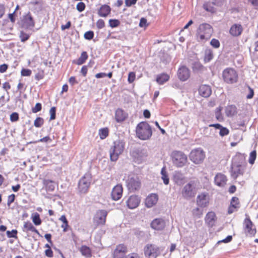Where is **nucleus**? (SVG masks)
<instances>
[{"label": "nucleus", "instance_id": "ddd939ff", "mask_svg": "<svg viewBox=\"0 0 258 258\" xmlns=\"http://www.w3.org/2000/svg\"><path fill=\"white\" fill-rule=\"evenodd\" d=\"M222 0H214L212 2H207L203 5V8L207 12L214 13L216 12V8L222 6Z\"/></svg>", "mask_w": 258, "mask_h": 258}, {"label": "nucleus", "instance_id": "aec40b11", "mask_svg": "<svg viewBox=\"0 0 258 258\" xmlns=\"http://www.w3.org/2000/svg\"><path fill=\"white\" fill-rule=\"evenodd\" d=\"M166 223L162 218H156L150 224L151 227L156 230H162L165 227Z\"/></svg>", "mask_w": 258, "mask_h": 258}, {"label": "nucleus", "instance_id": "0eeeda50", "mask_svg": "<svg viewBox=\"0 0 258 258\" xmlns=\"http://www.w3.org/2000/svg\"><path fill=\"white\" fill-rule=\"evenodd\" d=\"M126 186L130 192H135L141 187V182L139 177L134 176L128 177L126 181Z\"/></svg>", "mask_w": 258, "mask_h": 258}, {"label": "nucleus", "instance_id": "c756f323", "mask_svg": "<svg viewBox=\"0 0 258 258\" xmlns=\"http://www.w3.org/2000/svg\"><path fill=\"white\" fill-rule=\"evenodd\" d=\"M23 231L26 233L28 232L29 231H31L33 232H35V233L39 235H40L39 231L30 222H24L23 227Z\"/></svg>", "mask_w": 258, "mask_h": 258}, {"label": "nucleus", "instance_id": "338daca9", "mask_svg": "<svg viewBox=\"0 0 258 258\" xmlns=\"http://www.w3.org/2000/svg\"><path fill=\"white\" fill-rule=\"evenodd\" d=\"M138 0H125V6L127 7H131L132 5H135Z\"/></svg>", "mask_w": 258, "mask_h": 258}, {"label": "nucleus", "instance_id": "393cba45", "mask_svg": "<svg viewBox=\"0 0 258 258\" xmlns=\"http://www.w3.org/2000/svg\"><path fill=\"white\" fill-rule=\"evenodd\" d=\"M158 201V196L156 194H150L145 200V204L148 208L155 205Z\"/></svg>", "mask_w": 258, "mask_h": 258}, {"label": "nucleus", "instance_id": "39448f33", "mask_svg": "<svg viewBox=\"0 0 258 258\" xmlns=\"http://www.w3.org/2000/svg\"><path fill=\"white\" fill-rule=\"evenodd\" d=\"M213 29L212 27L207 23H204L200 25L197 38L200 41L207 40L212 35Z\"/></svg>", "mask_w": 258, "mask_h": 258}, {"label": "nucleus", "instance_id": "f704fd0d", "mask_svg": "<svg viewBox=\"0 0 258 258\" xmlns=\"http://www.w3.org/2000/svg\"><path fill=\"white\" fill-rule=\"evenodd\" d=\"M169 76L166 73L161 74L157 76L156 81L160 84L162 85L169 80Z\"/></svg>", "mask_w": 258, "mask_h": 258}, {"label": "nucleus", "instance_id": "e2e57ef3", "mask_svg": "<svg viewBox=\"0 0 258 258\" xmlns=\"http://www.w3.org/2000/svg\"><path fill=\"white\" fill-rule=\"evenodd\" d=\"M239 208H238L234 205H229L228 209V213L231 214L234 212L237 211Z\"/></svg>", "mask_w": 258, "mask_h": 258}, {"label": "nucleus", "instance_id": "bb28decb", "mask_svg": "<svg viewBox=\"0 0 258 258\" xmlns=\"http://www.w3.org/2000/svg\"><path fill=\"white\" fill-rule=\"evenodd\" d=\"M199 94L204 97H209L212 93V89L210 86L202 85L199 88Z\"/></svg>", "mask_w": 258, "mask_h": 258}, {"label": "nucleus", "instance_id": "2eb2a0df", "mask_svg": "<svg viewBox=\"0 0 258 258\" xmlns=\"http://www.w3.org/2000/svg\"><path fill=\"white\" fill-rule=\"evenodd\" d=\"M177 75L180 81H185L190 77V73L188 68L186 66H182L178 69Z\"/></svg>", "mask_w": 258, "mask_h": 258}, {"label": "nucleus", "instance_id": "603ef678", "mask_svg": "<svg viewBox=\"0 0 258 258\" xmlns=\"http://www.w3.org/2000/svg\"><path fill=\"white\" fill-rule=\"evenodd\" d=\"M32 74V71L28 69H22L21 72V75L22 76L28 77L30 76Z\"/></svg>", "mask_w": 258, "mask_h": 258}, {"label": "nucleus", "instance_id": "2f4dec72", "mask_svg": "<svg viewBox=\"0 0 258 258\" xmlns=\"http://www.w3.org/2000/svg\"><path fill=\"white\" fill-rule=\"evenodd\" d=\"M215 182L219 186H224L226 184V177L224 174H217L215 177Z\"/></svg>", "mask_w": 258, "mask_h": 258}, {"label": "nucleus", "instance_id": "473e14b6", "mask_svg": "<svg viewBox=\"0 0 258 258\" xmlns=\"http://www.w3.org/2000/svg\"><path fill=\"white\" fill-rule=\"evenodd\" d=\"M214 57L213 50L210 48H206L204 52V61L205 63L210 61Z\"/></svg>", "mask_w": 258, "mask_h": 258}, {"label": "nucleus", "instance_id": "79ce46f5", "mask_svg": "<svg viewBox=\"0 0 258 258\" xmlns=\"http://www.w3.org/2000/svg\"><path fill=\"white\" fill-rule=\"evenodd\" d=\"M109 26L111 28H115L120 24V21L117 19H110L109 20Z\"/></svg>", "mask_w": 258, "mask_h": 258}, {"label": "nucleus", "instance_id": "4d7b16f0", "mask_svg": "<svg viewBox=\"0 0 258 258\" xmlns=\"http://www.w3.org/2000/svg\"><path fill=\"white\" fill-rule=\"evenodd\" d=\"M49 113L50 114V120H54L56 117V107H52L50 109Z\"/></svg>", "mask_w": 258, "mask_h": 258}, {"label": "nucleus", "instance_id": "864d4df0", "mask_svg": "<svg viewBox=\"0 0 258 258\" xmlns=\"http://www.w3.org/2000/svg\"><path fill=\"white\" fill-rule=\"evenodd\" d=\"M96 27L98 29H101L103 28L105 26V22L103 20L100 19L96 22Z\"/></svg>", "mask_w": 258, "mask_h": 258}, {"label": "nucleus", "instance_id": "a878e982", "mask_svg": "<svg viewBox=\"0 0 258 258\" xmlns=\"http://www.w3.org/2000/svg\"><path fill=\"white\" fill-rule=\"evenodd\" d=\"M128 117V114L123 109L118 108L115 112V119L117 122L124 121Z\"/></svg>", "mask_w": 258, "mask_h": 258}, {"label": "nucleus", "instance_id": "09e8293b", "mask_svg": "<svg viewBox=\"0 0 258 258\" xmlns=\"http://www.w3.org/2000/svg\"><path fill=\"white\" fill-rule=\"evenodd\" d=\"M29 37H30V36L29 34L25 33L23 31H21L20 32V38L21 41L22 42H25L26 41H27V40L29 39Z\"/></svg>", "mask_w": 258, "mask_h": 258}, {"label": "nucleus", "instance_id": "5701e85b", "mask_svg": "<svg viewBox=\"0 0 258 258\" xmlns=\"http://www.w3.org/2000/svg\"><path fill=\"white\" fill-rule=\"evenodd\" d=\"M140 203V198L135 195L130 196L126 202V205L128 208L133 209L139 205Z\"/></svg>", "mask_w": 258, "mask_h": 258}, {"label": "nucleus", "instance_id": "bf43d9fd", "mask_svg": "<svg viewBox=\"0 0 258 258\" xmlns=\"http://www.w3.org/2000/svg\"><path fill=\"white\" fill-rule=\"evenodd\" d=\"M85 4L83 2H79L76 6V9L79 12H83L85 9Z\"/></svg>", "mask_w": 258, "mask_h": 258}, {"label": "nucleus", "instance_id": "f03ea898", "mask_svg": "<svg viewBox=\"0 0 258 258\" xmlns=\"http://www.w3.org/2000/svg\"><path fill=\"white\" fill-rule=\"evenodd\" d=\"M198 180H190L184 185L181 190L182 197L186 200L194 199L197 193Z\"/></svg>", "mask_w": 258, "mask_h": 258}, {"label": "nucleus", "instance_id": "f8f14e48", "mask_svg": "<svg viewBox=\"0 0 258 258\" xmlns=\"http://www.w3.org/2000/svg\"><path fill=\"white\" fill-rule=\"evenodd\" d=\"M127 247L124 244H119L116 245L112 253L113 258H124L127 252Z\"/></svg>", "mask_w": 258, "mask_h": 258}, {"label": "nucleus", "instance_id": "4c0bfd02", "mask_svg": "<svg viewBox=\"0 0 258 258\" xmlns=\"http://www.w3.org/2000/svg\"><path fill=\"white\" fill-rule=\"evenodd\" d=\"M100 139L104 140L109 135V129L108 127H103L99 129L98 133Z\"/></svg>", "mask_w": 258, "mask_h": 258}, {"label": "nucleus", "instance_id": "b1692460", "mask_svg": "<svg viewBox=\"0 0 258 258\" xmlns=\"http://www.w3.org/2000/svg\"><path fill=\"white\" fill-rule=\"evenodd\" d=\"M243 31V28L240 24H234L229 30L230 34L233 37L239 36Z\"/></svg>", "mask_w": 258, "mask_h": 258}, {"label": "nucleus", "instance_id": "4468645a", "mask_svg": "<svg viewBox=\"0 0 258 258\" xmlns=\"http://www.w3.org/2000/svg\"><path fill=\"white\" fill-rule=\"evenodd\" d=\"M204 220L208 227L212 228L216 225L217 217L215 212L210 211L206 214Z\"/></svg>", "mask_w": 258, "mask_h": 258}, {"label": "nucleus", "instance_id": "774afa93", "mask_svg": "<svg viewBox=\"0 0 258 258\" xmlns=\"http://www.w3.org/2000/svg\"><path fill=\"white\" fill-rule=\"evenodd\" d=\"M248 89L249 90V93L246 96V98L249 99H251L252 98H253V97L254 96V91H253V89H252L249 86H248Z\"/></svg>", "mask_w": 258, "mask_h": 258}, {"label": "nucleus", "instance_id": "69168bd1", "mask_svg": "<svg viewBox=\"0 0 258 258\" xmlns=\"http://www.w3.org/2000/svg\"><path fill=\"white\" fill-rule=\"evenodd\" d=\"M44 77V71H41L37 73L35 76V78L37 80H40L42 79Z\"/></svg>", "mask_w": 258, "mask_h": 258}, {"label": "nucleus", "instance_id": "423d86ee", "mask_svg": "<svg viewBox=\"0 0 258 258\" xmlns=\"http://www.w3.org/2000/svg\"><path fill=\"white\" fill-rule=\"evenodd\" d=\"M144 254L149 258H157L161 254L160 248L157 245L149 243L144 248Z\"/></svg>", "mask_w": 258, "mask_h": 258}, {"label": "nucleus", "instance_id": "37998d69", "mask_svg": "<svg viewBox=\"0 0 258 258\" xmlns=\"http://www.w3.org/2000/svg\"><path fill=\"white\" fill-rule=\"evenodd\" d=\"M192 69L194 72L200 71L204 69V66L201 63L196 62L193 64Z\"/></svg>", "mask_w": 258, "mask_h": 258}, {"label": "nucleus", "instance_id": "5fc2aeb1", "mask_svg": "<svg viewBox=\"0 0 258 258\" xmlns=\"http://www.w3.org/2000/svg\"><path fill=\"white\" fill-rule=\"evenodd\" d=\"M210 44L215 48H219L220 45L219 41L215 38H213L211 40Z\"/></svg>", "mask_w": 258, "mask_h": 258}, {"label": "nucleus", "instance_id": "8fccbe9b", "mask_svg": "<svg viewBox=\"0 0 258 258\" xmlns=\"http://www.w3.org/2000/svg\"><path fill=\"white\" fill-rule=\"evenodd\" d=\"M18 231L16 229L12 230L11 231H7V235L9 238H17Z\"/></svg>", "mask_w": 258, "mask_h": 258}, {"label": "nucleus", "instance_id": "de8ad7c7", "mask_svg": "<svg viewBox=\"0 0 258 258\" xmlns=\"http://www.w3.org/2000/svg\"><path fill=\"white\" fill-rule=\"evenodd\" d=\"M94 33L92 31H88L84 33V37L86 40H90L94 37Z\"/></svg>", "mask_w": 258, "mask_h": 258}, {"label": "nucleus", "instance_id": "9b49d317", "mask_svg": "<svg viewBox=\"0 0 258 258\" xmlns=\"http://www.w3.org/2000/svg\"><path fill=\"white\" fill-rule=\"evenodd\" d=\"M246 218L243 221V230L246 235L254 236L256 232L255 228H252L253 224L250 219L249 216L247 214H245Z\"/></svg>", "mask_w": 258, "mask_h": 258}, {"label": "nucleus", "instance_id": "7c9ffc66", "mask_svg": "<svg viewBox=\"0 0 258 258\" xmlns=\"http://www.w3.org/2000/svg\"><path fill=\"white\" fill-rule=\"evenodd\" d=\"M88 58V54L86 51L82 52L80 56L77 60H74L73 63L80 66L84 64Z\"/></svg>", "mask_w": 258, "mask_h": 258}, {"label": "nucleus", "instance_id": "9d476101", "mask_svg": "<svg viewBox=\"0 0 258 258\" xmlns=\"http://www.w3.org/2000/svg\"><path fill=\"white\" fill-rule=\"evenodd\" d=\"M91 181V177L89 175H85L80 179L78 185V189L80 193L85 194L88 191Z\"/></svg>", "mask_w": 258, "mask_h": 258}, {"label": "nucleus", "instance_id": "20e7f679", "mask_svg": "<svg viewBox=\"0 0 258 258\" xmlns=\"http://www.w3.org/2000/svg\"><path fill=\"white\" fill-rule=\"evenodd\" d=\"M170 157L173 164L178 168L183 167L187 162L186 155L180 151H173Z\"/></svg>", "mask_w": 258, "mask_h": 258}, {"label": "nucleus", "instance_id": "f3484780", "mask_svg": "<svg viewBox=\"0 0 258 258\" xmlns=\"http://www.w3.org/2000/svg\"><path fill=\"white\" fill-rule=\"evenodd\" d=\"M245 167L231 164L230 173L232 178L236 179L239 175H243Z\"/></svg>", "mask_w": 258, "mask_h": 258}, {"label": "nucleus", "instance_id": "0e129e2a", "mask_svg": "<svg viewBox=\"0 0 258 258\" xmlns=\"http://www.w3.org/2000/svg\"><path fill=\"white\" fill-rule=\"evenodd\" d=\"M124 258H141V256L137 252H132L127 254Z\"/></svg>", "mask_w": 258, "mask_h": 258}, {"label": "nucleus", "instance_id": "a19ab883", "mask_svg": "<svg viewBox=\"0 0 258 258\" xmlns=\"http://www.w3.org/2000/svg\"><path fill=\"white\" fill-rule=\"evenodd\" d=\"M44 123V119L41 117H37L34 121V125L36 127H40Z\"/></svg>", "mask_w": 258, "mask_h": 258}, {"label": "nucleus", "instance_id": "72a5a7b5", "mask_svg": "<svg viewBox=\"0 0 258 258\" xmlns=\"http://www.w3.org/2000/svg\"><path fill=\"white\" fill-rule=\"evenodd\" d=\"M79 250L83 256L86 257H91L92 256V251L89 247L86 245H82Z\"/></svg>", "mask_w": 258, "mask_h": 258}, {"label": "nucleus", "instance_id": "6e6d98bb", "mask_svg": "<svg viewBox=\"0 0 258 258\" xmlns=\"http://www.w3.org/2000/svg\"><path fill=\"white\" fill-rule=\"evenodd\" d=\"M42 109V105L40 103H37L35 106L32 108V111L33 113H36L40 111Z\"/></svg>", "mask_w": 258, "mask_h": 258}, {"label": "nucleus", "instance_id": "13d9d810", "mask_svg": "<svg viewBox=\"0 0 258 258\" xmlns=\"http://www.w3.org/2000/svg\"><path fill=\"white\" fill-rule=\"evenodd\" d=\"M52 141V140L50 139V138L49 136H46L43 138L40 139V140L34 141L33 142H30V143H37L38 142H50Z\"/></svg>", "mask_w": 258, "mask_h": 258}, {"label": "nucleus", "instance_id": "58836bf2", "mask_svg": "<svg viewBox=\"0 0 258 258\" xmlns=\"http://www.w3.org/2000/svg\"><path fill=\"white\" fill-rule=\"evenodd\" d=\"M53 181L49 179H44L43 184L47 190L52 191L54 189V186L52 185Z\"/></svg>", "mask_w": 258, "mask_h": 258}, {"label": "nucleus", "instance_id": "7ed1b4c3", "mask_svg": "<svg viewBox=\"0 0 258 258\" xmlns=\"http://www.w3.org/2000/svg\"><path fill=\"white\" fill-rule=\"evenodd\" d=\"M124 146L125 143L120 140H116L113 142V145L109 149L110 159L111 161L115 162L117 160L119 156L124 150Z\"/></svg>", "mask_w": 258, "mask_h": 258}, {"label": "nucleus", "instance_id": "e433bc0d", "mask_svg": "<svg viewBox=\"0 0 258 258\" xmlns=\"http://www.w3.org/2000/svg\"><path fill=\"white\" fill-rule=\"evenodd\" d=\"M237 113V108L234 105L227 106V116H232Z\"/></svg>", "mask_w": 258, "mask_h": 258}, {"label": "nucleus", "instance_id": "ea45409f", "mask_svg": "<svg viewBox=\"0 0 258 258\" xmlns=\"http://www.w3.org/2000/svg\"><path fill=\"white\" fill-rule=\"evenodd\" d=\"M161 173L162 175V179L164 183L166 185L168 184L169 179L165 167L162 168L161 171Z\"/></svg>", "mask_w": 258, "mask_h": 258}, {"label": "nucleus", "instance_id": "c03bdc74", "mask_svg": "<svg viewBox=\"0 0 258 258\" xmlns=\"http://www.w3.org/2000/svg\"><path fill=\"white\" fill-rule=\"evenodd\" d=\"M203 211L201 210L199 208H196L192 211L193 216L197 218H201L203 215Z\"/></svg>", "mask_w": 258, "mask_h": 258}, {"label": "nucleus", "instance_id": "c85d7f7f", "mask_svg": "<svg viewBox=\"0 0 258 258\" xmlns=\"http://www.w3.org/2000/svg\"><path fill=\"white\" fill-rule=\"evenodd\" d=\"M111 9L107 5H103L98 10V15L101 17H107L111 13Z\"/></svg>", "mask_w": 258, "mask_h": 258}, {"label": "nucleus", "instance_id": "f257e3e1", "mask_svg": "<svg viewBox=\"0 0 258 258\" xmlns=\"http://www.w3.org/2000/svg\"><path fill=\"white\" fill-rule=\"evenodd\" d=\"M136 134L140 140H149L152 136V127L147 122L141 121L136 126Z\"/></svg>", "mask_w": 258, "mask_h": 258}, {"label": "nucleus", "instance_id": "3c124183", "mask_svg": "<svg viewBox=\"0 0 258 258\" xmlns=\"http://www.w3.org/2000/svg\"><path fill=\"white\" fill-rule=\"evenodd\" d=\"M230 205H234L238 208L240 207V203L238 198L233 197L231 200Z\"/></svg>", "mask_w": 258, "mask_h": 258}, {"label": "nucleus", "instance_id": "412c9836", "mask_svg": "<svg viewBox=\"0 0 258 258\" xmlns=\"http://www.w3.org/2000/svg\"><path fill=\"white\" fill-rule=\"evenodd\" d=\"M123 188L121 184H117L112 189L111 191V198L114 201L119 200L122 195Z\"/></svg>", "mask_w": 258, "mask_h": 258}, {"label": "nucleus", "instance_id": "6ab92c4d", "mask_svg": "<svg viewBox=\"0 0 258 258\" xmlns=\"http://www.w3.org/2000/svg\"><path fill=\"white\" fill-rule=\"evenodd\" d=\"M232 164L245 167L246 163L245 155L239 153H237L232 158Z\"/></svg>", "mask_w": 258, "mask_h": 258}, {"label": "nucleus", "instance_id": "1a4fd4ad", "mask_svg": "<svg viewBox=\"0 0 258 258\" xmlns=\"http://www.w3.org/2000/svg\"><path fill=\"white\" fill-rule=\"evenodd\" d=\"M205 158V153L204 151L198 148L192 150L189 154V159L195 164H200L202 163Z\"/></svg>", "mask_w": 258, "mask_h": 258}, {"label": "nucleus", "instance_id": "a18cd8bd", "mask_svg": "<svg viewBox=\"0 0 258 258\" xmlns=\"http://www.w3.org/2000/svg\"><path fill=\"white\" fill-rule=\"evenodd\" d=\"M256 157V152L255 150H253L250 153L249 158V163L251 164H253L255 161Z\"/></svg>", "mask_w": 258, "mask_h": 258}, {"label": "nucleus", "instance_id": "dca6fc26", "mask_svg": "<svg viewBox=\"0 0 258 258\" xmlns=\"http://www.w3.org/2000/svg\"><path fill=\"white\" fill-rule=\"evenodd\" d=\"M197 204L200 207H207L209 204V198L208 194L202 192L199 194L197 197Z\"/></svg>", "mask_w": 258, "mask_h": 258}, {"label": "nucleus", "instance_id": "cd10ccee", "mask_svg": "<svg viewBox=\"0 0 258 258\" xmlns=\"http://www.w3.org/2000/svg\"><path fill=\"white\" fill-rule=\"evenodd\" d=\"M35 26V22L33 20L30 13L27 14L24 18L23 27L25 29H28L30 27H33Z\"/></svg>", "mask_w": 258, "mask_h": 258}, {"label": "nucleus", "instance_id": "6e6552de", "mask_svg": "<svg viewBox=\"0 0 258 258\" xmlns=\"http://www.w3.org/2000/svg\"><path fill=\"white\" fill-rule=\"evenodd\" d=\"M108 212L105 210H99L96 212L93 217V222L95 227L103 226L106 223Z\"/></svg>", "mask_w": 258, "mask_h": 258}, {"label": "nucleus", "instance_id": "680f3d73", "mask_svg": "<svg viewBox=\"0 0 258 258\" xmlns=\"http://www.w3.org/2000/svg\"><path fill=\"white\" fill-rule=\"evenodd\" d=\"M19 118V114L17 112H13L10 115V120L12 122L18 121Z\"/></svg>", "mask_w": 258, "mask_h": 258}, {"label": "nucleus", "instance_id": "c9c22d12", "mask_svg": "<svg viewBox=\"0 0 258 258\" xmlns=\"http://www.w3.org/2000/svg\"><path fill=\"white\" fill-rule=\"evenodd\" d=\"M59 220L62 222V224L61 225V227L62 228L63 232H67L70 228V226L69 225V222L66 216L64 215H62L59 218Z\"/></svg>", "mask_w": 258, "mask_h": 258}, {"label": "nucleus", "instance_id": "4be33fe9", "mask_svg": "<svg viewBox=\"0 0 258 258\" xmlns=\"http://www.w3.org/2000/svg\"><path fill=\"white\" fill-rule=\"evenodd\" d=\"M172 180L175 184L181 185L185 182L186 177L181 171H176L173 175Z\"/></svg>", "mask_w": 258, "mask_h": 258}, {"label": "nucleus", "instance_id": "49530a36", "mask_svg": "<svg viewBox=\"0 0 258 258\" xmlns=\"http://www.w3.org/2000/svg\"><path fill=\"white\" fill-rule=\"evenodd\" d=\"M33 222L36 225H39L41 224V220L40 218V216L38 214H36L32 218Z\"/></svg>", "mask_w": 258, "mask_h": 258}, {"label": "nucleus", "instance_id": "052dcab7", "mask_svg": "<svg viewBox=\"0 0 258 258\" xmlns=\"http://www.w3.org/2000/svg\"><path fill=\"white\" fill-rule=\"evenodd\" d=\"M136 79V74L135 72H130L128 75L127 81L130 83H133Z\"/></svg>", "mask_w": 258, "mask_h": 258}, {"label": "nucleus", "instance_id": "a211bd4d", "mask_svg": "<svg viewBox=\"0 0 258 258\" xmlns=\"http://www.w3.org/2000/svg\"><path fill=\"white\" fill-rule=\"evenodd\" d=\"M238 78V74L234 69L227 68V83L233 84L236 83Z\"/></svg>", "mask_w": 258, "mask_h": 258}]
</instances>
